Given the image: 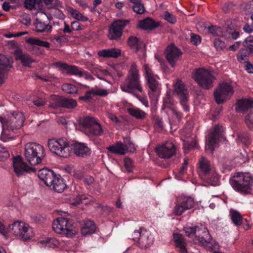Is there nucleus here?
I'll return each mask as SVG.
<instances>
[{"label": "nucleus", "instance_id": "e2e57ef3", "mask_svg": "<svg viewBox=\"0 0 253 253\" xmlns=\"http://www.w3.org/2000/svg\"><path fill=\"white\" fill-rule=\"evenodd\" d=\"M246 123L247 124H253V108L251 110L249 113L246 117Z\"/></svg>", "mask_w": 253, "mask_h": 253}, {"label": "nucleus", "instance_id": "9d476101", "mask_svg": "<svg viewBox=\"0 0 253 253\" xmlns=\"http://www.w3.org/2000/svg\"><path fill=\"white\" fill-rule=\"evenodd\" d=\"M9 230V232L24 241L31 239L34 235L32 228L21 221H15L10 225Z\"/></svg>", "mask_w": 253, "mask_h": 253}, {"label": "nucleus", "instance_id": "5701e85b", "mask_svg": "<svg viewBox=\"0 0 253 253\" xmlns=\"http://www.w3.org/2000/svg\"><path fill=\"white\" fill-rule=\"evenodd\" d=\"M153 243V238L150 233L145 229H141V236L138 241V246L143 249H146L150 247Z\"/></svg>", "mask_w": 253, "mask_h": 253}, {"label": "nucleus", "instance_id": "09e8293b", "mask_svg": "<svg viewBox=\"0 0 253 253\" xmlns=\"http://www.w3.org/2000/svg\"><path fill=\"white\" fill-rule=\"evenodd\" d=\"M238 140L239 142L242 143L246 146H248L250 144V138L245 133H239L238 134Z\"/></svg>", "mask_w": 253, "mask_h": 253}, {"label": "nucleus", "instance_id": "2f4dec72", "mask_svg": "<svg viewBox=\"0 0 253 253\" xmlns=\"http://www.w3.org/2000/svg\"><path fill=\"white\" fill-rule=\"evenodd\" d=\"M51 186H52L53 189L58 193L62 192L66 188V184L60 175H57Z\"/></svg>", "mask_w": 253, "mask_h": 253}, {"label": "nucleus", "instance_id": "f8f14e48", "mask_svg": "<svg viewBox=\"0 0 253 253\" xmlns=\"http://www.w3.org/2000/svg\"><path fill=\"white\" fill-rule=\"evenodd\" d=\"M194 199L189 196L179 197L174 207L173 213L177 216L181 215L185 211L192 208L194 206Z\"/></svg>", "mask_w": 253, "mask_h": 253}, {"label": "nucleus", "instance_id": "0eeeda50", "mask_svg": "<svg viewBox=\"0 0 253 253\" xmlns=\"http://www.w3.org/2000/svg\"><path fill=\"white\" fill-rule=\"evenodd\" d=\"M47 144L49 150L58 156L67 158L71 155L70 144L65 138L49 139Z\"/></svg>", "mask_w": 253, "mask_h": 253}, {"label": "nucleus", "instance_id": "bf43d9fd", "mask_svg": "<svg viewBox=\"0 0 253 253\" xmlns=\"http://www.w3.org/2000/svg\"><path fill=\"white\" fill-rule=\"evenodd\" d=\"M46 246L49 248H54L58 244V241L54 238H50L45 241Z\"/></svg>", "mask_w": 253, "mask_h": 253}, {"label": "nucleus", "instance_id": "7c9ffc66", "mask_svg": "<svg viewBox=\"0 0 253 253\" xmlns=\"http://www.w3.org/2000/svg\"><path fill=\"white\" fill-rule=\"evenodd\" d=\"M121 51L115 48L100 50L98 52V56L105 58H117L121 55Z\"/></svg>", "mask_w": 253, "mask_h": 253}, {"label": "nucleus", "instance_id": "6ab92c4d", "mask_svg": "<svg viewBox=\"0 0 253 253\" xmlns=\"http://www.w3.org/2000/svg\"><path fill=\"white\" fill-rule=\"evenodd\" d=\"M70 150L72 149L78 157L84 158L90 155L91 153L90 149L84 143L73 142L70 144Z\"/></svg>", "mask_w": 253, "mask_h": 253}, {"label": "nucleus", "instance_id": "774afa93", "mask_svg": "<svg viewBox=\"0 0 253 253\" xmlns=\"http://www.w3.org/2000/svg\"><path fill=\"white\" fill-rule=\"evenodd\" d=\"M125 146H126L127 152L129 151L131 153H133L135 151L134 145L131 141H128V143L125 144Z\"/></svg>", "mask_w": 253, "mask_h": 253}, {"label": "nucleus", "instance_id": "0e129e2a", "mask_svg": "<svg viewBox=\"0 0 253 253\" xmlns=\"http://www.w3.org/2000/svg\"><path fill=\"white\" fill-rule=\"evenodd\" d=\"M132 94L137 98L145 106L148 107V102L146 97H141L139 94H136L135 92H133Z\"/></svg>", "mask_w": 253, "mask_h": 253}, {"label": "nucleus", "instance_id": "58836bf2", "mask_svg": "<svg viewBox=\"0 0 253 253\" xmlns=\"http://www.w3.org/2000/svg\"><path fill=\"white\" fill-rule=\"evenodd\" d=\"M63 98L57 95H52L50 97L49 107L56 109L62 107Z\"/></svg>", "mask_w": 253, "mask_h": 253}, {"label": "nucleus", "instance_id": "ddd939ff", "mask_svg": "<svg viewBox=\"0 0 253 253\" xmlns=\"http://www.w3.org/2000/svg\"><path fill=\"white\" fill-rule=\"evenodd\" d=\"M128 22V20H118L112 23L109 28L108 38L112 40L120 39L122 36L123 30Z\"/></svg>", "mask_w": 253, "mask_h": 253}, {"label": "nucleus", "instance_id": "2eb2a0df", "mask_svg": "<svg viewBox=\"0 0 253 253\" xmlns=\"http://www.w3.org/2000/svg\"><path fill=\"white\" fill-rule=\"evenodd\" d=\"M244 48H241L237 56L238 60L241 62L253 53V36L248 37L243 42Z\"/></svg>", "mask_w": 253, "mask_h": 253}, {"label": "nucleus", "instance_id": "39448f33", "mask_svg": "<svg viewBox=\"0 0 253 253\" xmlns=\"http://www.w3.org/2000/svg\"><path fill=\"white\" fill-rule=\"evenodd\" d=\"M183 230L187 237L190 238L194 237V242L195 244L205 246L211 241V238L209 231L205 227L200 228L198 226H187L184 227Z\"/></svg>", "mask_w": 253, "mask_h": 253}, {"label": "nucleus", "instance_id": "4468645a", "mask_svg": "<svg viewBox=\"0 0 253 253\" xmlns=\"http://www.w3.org/2000/svg\"><path fill=\"white\" fill-rule=\"evenodd\" d=\"M174 91L179 98L180 103L182 106L183 110L186 112H188L189 111V106L188 104V92L185 85L181 81H177L174 84Z\"/></svg>", "mask_w": 253, "mask_h": 253}, {"label": "nucleus", "instance_id": "338daca9", "mask_svg": "<svg viewBox=\"0 0 253 253\" xmlns=\"http://www.w3.org/2000/svg\"><path fill=\"white\" fill-rule=\"evenodd\" d=\"M92 95L91 90L90 89L89 91L85 92V94L84 96H80L79 98V99L80 100H84V101H87L89 99H91V95Z\"/></svg>", "mask_w": 253, "mask_h": 253}, {"label": "nucleus", "instance_id": "5fc2aeb1", "mask_svg": "<svg viewBox=\"0 0 253 253\" xmlns=\"http://www.w3.org/2000/svg\"><path fill=\"white\" fill-rule=\"evenodd\" d=\"M72 14L75 18L77 19L78 20H80L82 21H86L88 20V18L82 15L81 13H80L77 10H74L72 13Z\"/></svg>", "mask_w": 253, "mask_h": 253}, {"label": "nucleus", "instance_id": "423d86ee", "mask_svg": "<svg viewBox=\"0 0 253 253\" xmlns=\"http://www.w3.org/2000/svg\"><path fill=\"white\" fill-rule=\"evenodd\" d=\"M83 131L87 135L99 136L103 134V129L101 125L92 117H84L80 121Z\"/></svg>", "mask_w": 253, "mask_h": 253}, {"label": "nucleus", "instance_id": "ea45409f", "mask_svg": "<svg viewBox=\"0 0 253 253\" xmlns=\"http://www.w3.org/2000/svg\"><path fill=\"white\" fill-rule=\"evenodd\" d=\"M208 29L209 32L213 36L222 37L225 38L227 37V35L223 33V30L219 27L211 26L209 27Z\"/></svg>", "mask_w": 253, "mask_h": 253}, {"label": "nucleus", "instance_id": "cd10ccee", "mask_svg": "<svg viewBox=\"0 0 253 253\" xmlns=\"http://www.w3.org/2000/svg\"><path fill=\"white\" fill-rule=\"evenodd\" d=\"M12 60L0 63V85L4 83L7 77V73L12 68Z\"/></svg>", "mask_w": 253, "mask_h": 253}, {"label": "nucleus", "instance_id": "e433bc0d", "mask_svg": "<svg viewBox=\"0 0 253 253\" xmlns=\"http://www.w3.org/2000/svg\"><path fill=\"white\" fill-rule=\"evenodd\" d=\"M130 2L133 3L132 8L135 12L139 14H142L145 12V7L141 0H130Z\"/></svg>", "mask_w": 253, "mask_h": 253}, {"label": "nucleus", "instance_id": "f03ea898", "mask_svg": "<svg viewBox=\"0 0 253 253\" xmlns=\"http://www.w3.org/2000/svg\"><path fill=\"white\" fill-rule=\"evenodd\" d=\"M230 183L235 190L249 193L253 189V176L249 172H237L230 179Z\"/></svg>", "mask_w": 253, "mask_h": 253}, {"label": "nucleus", "instance_id": "4c0bfd02", "mask_svg": "<svg viewBox=\"0 0 253 253\" xmlns=\"http://www.w3.org/2000/svg\"><path fill=\"white\" fill-rule=\"evenodd\" d=\"M199 163L200 168L205 174H207L211 171L210 162L206 158L202 157Z\"/></svg>", "mask_w": 253, "mask_h": 253}, {"label": "nucleus", "instance_id": "b1692460", "mask_svg": "<svg viewBox=\"0 0 253 253\" xmlns=\"http://www.w3.org/2000/svg\"><path fill=\"white\" fill-rule=\"evenodd\" d=\"M253 108V100L251 98H242L237 101L235 104L236 111L240 113H245L251 111Z\"/></svg>", "mask_w": 253, "mask_h": 253}, {"label": "nucleus", "instance_id": "aec40b11", "mask_svg": "<svg viewBox=\"0 0 253 253\" xmlns=\"http://www.w3.org/2000/svg\"><path fill=\"white\" fill-rule=\"evenodd\" d=\"M13 165L14 170L18 176L23 174L26 172L34 170V169L29 167L23 162L21 156H17L13 158Z\"/></svg>", "mask_w": 253, "mask_h": 253}, {"label": "nucleus", "instance_id": "052dcab7", "mask_svg": "<svg viewBox=\"0 0 253 253\" xmlns=\"http://www.w3.org/2000/svg\"><path fill=\"white\" fill-rule=\"evenodd\" d=\"M144 228L143 227H140L137 231H134L133 233L131 235L130 237L131 239L134 241H138L139 238L141 236V229Z\"/></svg>", "mask_w": 253, "mask_h": 253}, {"label": "nucleus", "instance_id": "72a5a7b5", "mask_svg": "<svg viewBox=\"0 0 253 253\" xmlns=\"http://www.w3.org/2000/svg\"><path fill=\"white\" fill-rule=\"evenodd\" d=\"M127 112L131 116L138 120L145 119L147 115L144 111L136 107L128 108Z\"/></svg>", "mask_w": 253, "mask_h": 253}, {"label": "nucleus", "instance_id": "f257e3e1", "mask_svg": "<svg viewBox=\"0 0 253 253\" xmlns=\"http://www.w3.org/2000/svg\"><path fill=\"white\" fill-rule=\"evenodd\" d=\"M121 88L123 91L131 94L133 93L135 90L142 92L138 70L135 63H133L131 65L125 81L121 85Z\"/></svg>", "mask_w": 253, "mask_h": 253}, {"label": "nucleus", "instance_id": "37998d69", "mask_svg": "<svg viewBox=\"0 0 253 253\" xmlns=\"http://www.w3.org/2000/svg\"><path fill=\"white\" fill-rule=\"evenodd\" d=\"M26 42L31 44L37 45L46 48H49L50 47V43L48 42L41 41L38 39L29 38L26 40Z\"/></svg>", "mask_w": 253, "mask_h": 253}, {"label": "nucleus", "instance_id": "a19ab883", "mask_svg": "<svg viewBox=\"0 0 253 253\" xmlns=\"http://www.w3.org/2000/svg\"><path fill=\"white\" fill-rule=\"evenodd\" d=\"M36 28L37 32L42 33L50 31L52 29V26L49 24H45L44 23L37 19Z\"/></svg>", "mask_w": 253, "mask_h": 253}, {"label": "nucleus", "instance_id": "3c124183", "mask_svg": "<svg viewBox=\"0 0 253 253\" xmlns=\"http://www.w3.org/2000/svg\"><path fill=\"white\" fill-rule=\"evenodd\" d=\"M153 120L154 122V125L156 127H159L161 129H163V122L162 118L157 115H154L152 117Z\"/></svg>", "mask_w": 253, "mask_h": 253}, {"label": "nucleus", "instance_id": "c03bdc74", "mask_svg": "<svg viewBox=\"0 0 253 253\" xmlns=\"http://www.w3.org/2000/svg\"><path fill=\"white\" fill-rule=\"evenodd\" d=\"M62 103V104L61 107L67 108L68 109L74 108L77 105L76 100L73 99L63 98Z\"/></svg>", "mask_w": 253, "mask_h": 253}, {"label": "nucleus", "instance_id": "7ed1b4c3", "mask_svg": "<svg viewBox=\"0 0 253 253\" xmlns=\"http://www.w3.org/2000/svg\"><path fill=\"white\" fill-rule=\"evenodd\" d=\"M24 157L31 165L40 164L45 156L43 147L36 142H28L25 145Z\"/></svg>", "mask_w": 253, "mask_h": 253}, {"label": "nucleus", "instance_id": "c9c22d12", "mask_svg": "<svg viewBox=\"0 0 253 253\" xmlns=\"http://www.w3.org/2000/svg\"><path fill=\"white\" fill-rule=\"evenodd\" d=\"M230 215L232 221L235 225L239 226L242 224L243 217L239 212L231 209L230 211Z\"/></svg>", "mask_w": 253, "mask_h": 253}, {"label": "nucleus", "instance_id": "49530a36", "mask_svg": "<svg viewBox=\"0 0 253 253\" xmlns=\"http://www.w3.org/2000/svg\"><path fill=\"white\" fill-rule=\"evenodd\" d=\"M211 173L210 171L207 174V179L209 180L211 185L215 186L218 184L219 176L216 172Z\"/></svg>", "mask_w": 253, "mask_h": 253}, {"label": "nucleus", "instance_id": "6e6d98bb", "mask_svg": "<svg viewBox=\"0 0 253 253\" xmlns=\"http://www.w3.org/2000/svg\"><path fill=\"white\" fill-rule=\"evenodd\" d=\"M164 17L165 19L169 23L174 24L176 22V19L175 17L168 11L165 12Z\"/></svg>", "mask_w": 253, "mask_h": 253}, {"label": "nucleus", "instance_id": "a211bd4d", "mask_svg": "<svg viewBox=\"0 0 253 253\" xmlns=\"http://www.w3.org/2000/svg\"><path fill=\"white\" fill-rule=\"evenodd\" d=\"M223 137L222 127L218 125L216 126L210 133L208 139V146L211 152L213 153L215 144Z\"/></svg>", "mask_w": 253, "mask_h": 253}, {"label": "nucleus", "instance_id": "603ef678", "mask_svg": "<svg viewBox=\"0 0 253 253\" xmlns=\"http://www.w3.org/2000/svg\"><path fill=\"white\" fill-rule=\"evenodd\" d=\"M214 45L217 50H223L226 47L224 42L219 39H215L214 40Z\"/></svg>", "mask_w": 253, "mask_h": 253}, {"label": "nucleus", "instance_id": "f3484780", "mask_svg": "<svg viewBox=\"0 0 253 253\" xmlns=\"http://www.w3.org/2000/svg\"><path fill=\"white\" fill-rule=\"evenodd\" d=\"M156 151L159 157L169 159L175 154V147L171 142H167L164 145L157 147Z\"/></svg>", "mask_w": 253, "mask_h": 253}, {"label": "nucleus", "instance_id": "de8ad7c7", "mask_svg": "<svg viewBox=\"0 0 253 253\" xmlns=\"http://www.w3.org/2000/svg\"><path fill=\"white\" fill-rule=\"evenodd\" d=\"M93 95L105 96L108 94V91L105 89H101L97 86L91 89Z\"/></svg>", "mask_w": 253, "mask_h": 253}, {"label": "nucleus", "instance_id": "473e14b6", "mask_svg": "<svg viewBox=\"0 0 253 253\" xmlns=\"http://www.w3.org/2000/svg\"><path fill=\"white\" fill-rule=\"evenodd\" d=\"M96 226L93 221L90 220L84 221V226L81 229V233L82 235L86 236L92 234L95 232Z\"/></svg>", "mask_w": 253, "mask_h": 253}, {"label": "nucleus", "instance_id": "c85d7f7f", "mask_svg": "<svg viewBox=\"0 0 253 253\" xmlns=\"http://www.w3.org/2000/svg\"><path fill=\"white\" fill-rule=\"evenodd\" d=\"M127 43L130 48L135 52L143 48L145 50V44L142 40L136 37L130 36L127 40Z\"/></svg>", "mask_w": 253, "mask_h": 253}, {"label": "nucleus", "instance_id": "bb28decb", "mask_svg": "<svg viewBox=\"0 0 253 253\" xmlns=\"http://www.w3.org/2000/svg\"><path fill=\"white\" fill-rule=\"evenodd\" d=\"M126 147L122 142L117 141L112 145L107 147V149L113 154L124 155L127 152Z\"/></svg>", "mask_w": 253, "mask_h": 253}, {"label": "nucleus", "instance_id": "c756f323", "mask_svg": "<svg viewBox=\"0 0 253 253\" xmlns=\"http://www.w3.org/2000/svg\"><path fill=\"white\" fill-rule=\"evenodd\" d=\"M160 26V22H155L153 19L147 17L140 21L138 27L144 30H153Z\"/></svg>", "mask_w": 253, "mask_h": 253}, {"label": "nucleus", "instance_id": "69168bd1", "mask_svg": "<svg viewBox=\"0 0 253 253\" xmlns=\"http://www.w3.org/2000/svg\"><path fill=\"white\" fill-rule=\"evenodd\" d=\"M73 175L75 178L78 180H83L84 178V173L80 170H74Z\"/></svg>", "mask_w": 253, "mask_h": 253}, {"label": "nucleus", "instance_id": "393cba45", "mask_svg": "<svg viewBox=\"0 0 253 253\" xmlns=\"http://www.w3.org/2000/svg\"><path fill=\"white\" fill-rule=\"evenodd\" d=\"M14 55L15 59L20 61L24 66L30 67V64L35 61L29 54L23 53L20 49L15 50L14 52Z\"/></svg>", "mask_w": 253, "mask_h": 253}, {"label": "nucleus", "instance_id": "9b49d317", "mask_svg": "<svg viewBox=\"0 0 253 253\" xmlns=\"http://www.w3.org/2000/svg\"><path fill=\"white\" fill-rule=\"evenodd\" d=\"M233 87L228 83L223 82L220 84L214 91V97L218 104L229 100L233 94Z\"/></svg>", "mask_w": 253, "mask_h": 253}, {"label": "nucleus", "instance_id": "79ce46f5", "mask_svg": "<svg viewBox=\"0 0 253 253\" xmlns=\"http://www.w3.org/2000/svg\"><path fill=\"white\" fill-rule=\"evenodd\" d=\"M62 89L65 92L68 94H76L78 93V88L75 85L71 84H63L62 85Z\"/></svg>", "mask_w": 253, "mask_h": 253}, {"label": "nucleus", "instance_id": "4d7b16f0", "mask_svg": "<svg viewBox=\"0 0 253 253\" xmlns=\"http://www.w3.org/2000/svg\"><path fill=\"white\" fill-rule=\"evenodd\" d=\"M37 2V0H25L24 6L28 9L32 10L35 8Z\"/></svg>", "mask_w": 253, "mask_h": 253}, {"label": "nucleus", "instance_id": "dca6fc26", "mask_svg": "<svg viewBox=\"0 0 253 253\" xmlns=\"http://www.w3.org/2000/svg\"><path fill=\"white\" fill-rule=\"evenodd\" d=\"M182 53L179 48L172 44L168 46L166 50V58L172 67H174Z\"/></svg>", "mask_w": 253, "mask_h": 253}, {"label": "nucleus", "instance_id": "864d4df0", "mask_svg": "<svg viewBox=\"0 0 253 253\" xmlns=\"http://www.w3.org/2000/svg\"><path fill=\"white\" fill-rule=\"evenodd\" d=\"M9 157V154L6 148L0 145V161H4Z\"/></svg>", "mask_w": 253, "mask_h": 253}, {"label": "nucleus", "instance_id": "412c9836", "mask_svg": "<svg viewBox=\"0 0 253 253\" xmlns=\"http://www.w3.org/2000/svg\"><path fill=\"white\" fill-rule=\"evenodd\" d=\"M53 65L59 68L61 71H66L67 73L69 75H74L79 77H83L85 75V73L79 70L75 66H70L66 63L60 62H55Z\"/></svg>", "mask_w": 253, "mask_h": 253}, {"label": "nucleus", "instance_id": "a878e982", "mask_svg": "<svg viewBox=\"0 0 253 253\" xmlns=\"http://www.w3.org/2000/svg\"><path fill=\"white\" fill-rule=\"evenodd\" d=\"M173 239L175 247L179 249L180 253H188L186 249L187 244L182 234L174 233L173 234Z\"/></svg>", "mask_w": 253, "mask_h": 253}, {"label": "nucleus", "instance_id": "4be33fe9", "mask_svg": "<svg viewBox=\"0 0 253 253\" xmlns=\"http://www.w3.org/2000/svg\"><path fill=\"white\" fill-rule=\"evenodd\" d=\"M38 175L48 186H51L57 174L52 170L42 169L39 170Z\"/></svg>", "mask_w": 253, "mask_h": 253}, {"label": "nucleus", "instance_id": "1a4fd4ad", "mask_svg": "<svg viewBox=\"0 0 253 253\" xmlns=\"http://www.w3.org/2000/svg\"><path fill=\"white\" fill-rule=\"evenodd\" d=\"M193 78L203 88L210 89L213 86L215 77L205 68H199L195 70Z\"/></svg>", "mask_w": 253, "mask_h": 253}, {"label": "nucleus", "instance_id": "6e6552de", "mask_svg": "<svg viewBox=\"0 0 253 253\" xmlns=\"http://www.w3.org/2000/svg\"><path fill=\"white\" fill-rule=\"evenodd\" d=\"M52 228L57 233L64 234L68 237H72L78 233V230L74 226L72 221L67 218H57L52 223Z\"/></svg>", "mask_w": 253, "mask_h": 253}, {"label": "nucleus", "instance_id": "8fccbe9b", "mask_svg": "<svg viewBox=\"0 0 253 253\" xmlns=\"http://www.w3.org/2000/svg\"><path fill=\"white\" fill-rule=\"evenodd\" d=\"M143 70L144 71L146 79L157 75L154 74L151 67L149 64H144L143 66Z\"/></svg>", "mask_w": 253, "mask_h": 253}, {"label": "nucleus", "instance_id": "13d9d810", "mask_svg": "<svg viewBox=\"0 0 253 253\" xmlns=\"http://www.w3.org/2000/svg\"><path fill=\"white\" fill-rule=\"evenodd\" d=\"M124 165L128 172L131 171V169L133 168L132 161L128 158L124 159Z\"/></svg>", "mask_w": 253, "mask_h": 253}, {"label": "nucleus", "instance_id": "a18cd8bd", "mask_svg": "<svg viewBox=\"0 0 253 253\" xmlns=\"http://www.w3.org/2000/svg\"><path fill=\"white\" fill-rule=\"evenodd\" d=\"M174 104V100L170 96L169 93L168 92L167 96L164 99L162 109L169 108L171 110Z\"/></svg>", "mask_w": 253, "mask_h": 253}, {"label": "nucleus", "instance_id": "680f3d73", "mask_svg": "<svg viewBox=\"0 0 253 253\" xmlns=\"http://www.w3.org/2000/svg\"><path fill=\"white\" fill-rule=\"evenodd\" d=\"M33 104L37 107H41L45 105L46 100L44 98H38L33 101Z\"/></svg>", "mask_w": 253, "mask_h": 253}, {"label": "nucleus", "instance_id": "f704fd0d", "mask_svg": "<svg viewBox=\"0 0 253 253\" xmlns=\"http://www.w3.org/2000/svg\"><path fill=\"white\" fill-rule=\"evenodd\" d=\"M146 79L147 80L148 86L151 91L153 93L156 92L158 90L160 85L159 82V77L156 75L155 76Z\"/></svg>", "mask_w": 253, "mask_h": 253}, {"label": "nucleus", "instance_id": "20e7f679", "mask_svg": "<svg viewBox=\"0 0 253 253\" xmlns=\"http://www.w3.org/2000/svg\"><path fill=\"white\" fill-rule=\"evenodd\" d=\"M25 121L24 115L19 112H13L8 118L0 116V122L3 128L1 138L6 133V131H14L19 129L23 125Z\"/></svg>", "mask_w": 253, "mask_h": 253}]
</instances>
